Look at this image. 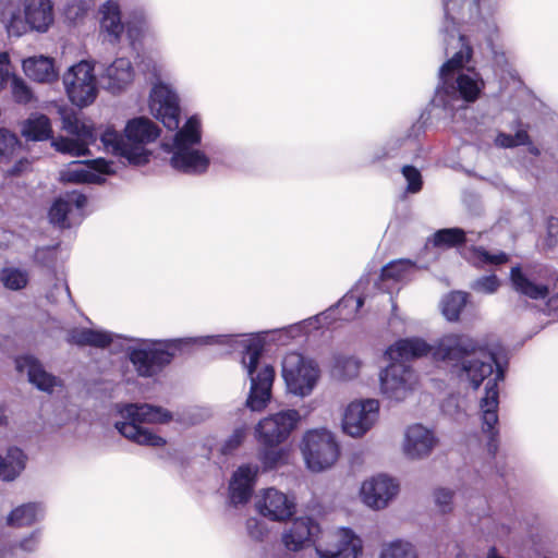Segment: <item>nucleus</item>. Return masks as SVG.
<instances>
[{
	"instance_id": "f257e3e1",
	"label": "nucleus",
	"mask_w": 558,
	"mask_h": 558,
	"mask_svg": "<svg viewBox=\"0 0 558 558\" xmlns=\"http://www.w3.org/2000/svg\"><path fill=\"white\" fill-rule=\"evenodd\" d=\"M432 356L445 364L450 380L475 391L488 379L480 408L486 449L495 457L499 449V384L506 380L509 371L508 350L500 343L481 342L465 333H447L432 345Z\"/></svg>"
},
{
	"instance_id": "f03ea898",
	"label": "nucleus",
	"mask_w": 558,
	"mask_h": 558,
	"mask_svg": "<svg viewBox=\"0 0 558 558\" xmlns=\"http://www.w3.org/2000/svg\"><path fill=\"white\" fill-rule=\"evenodd\" d=\"M449 48L457 49L438 70V84L434 97L412 123L409 136L424 135L428 129L442 119L450 118L458 123L473 113L469 107L483 94L485 82L474 66H465L473 54L468 37L458 34L454 40L448 38Z\"/></svg>"
},
{
	"instance_id": "7ed1b4c3",
	"label": "nucleus",
	"mask_w": 558,
	"mask_h": 558,
	"mask_svg": "<svg viewBox=\"0 0 558 558\" xmlns=\"http://www.w3.org/2000/svg\"><path fill=\"white\" fill-rule=\"evenodd\" d=\"M444 21L440 33L444 36L445 52L449 56V43L460 34L458 25L469 23L481 47L485 46L496 74H510V64L500 44V31L495 9L489 1L442 0Z\"/></svg>"
},
{
	"instance_id": "20e7f679",
	"label": "nucleus",
	"mask_w": 558,
	"mask_h": 558,
	"mask_svg": "<svg viewBox=\"0 0 558 558\" xmlns=\"http://www.w3.org/2000/svg\"><path fill=\"white\" fill-rule=\"evenodd\" d=\"M116 414L120 420L113 423L114 429L124 438L144 447L159 448L167 439L143 424H167L173 420L168 409L147 402H118Z\"/></svg>"
},
{
	"instance_id": "39448f33",
	"label": "nucleus",
	"mask_w": 558,
	"mask_h": 558,
	"mask_svg": "<svg viewBox=\"0 0 558 558\" xmlns=\"http://www.w3.org/2000/svg\"><path fill=\"white\" fill-rule=\"evenodd\" d=\"M128 348V360L138 377L153 378L159 375L172 361L182 353L199 345L198 337L169 339H132Z\"/></svg>"
},
{
	"instance_id": "423d86ee",
	"label": "nucleus",
	"mask_w": 558,
	"mask_h": 558,
	"mask_svg": "<svg viewBox=\"0 0 558 558\" xmlns=\"http://www.w3.org/2000/svg\"><path fill=\"white\" fill-rule=\"evenodd\" d=\"M509 281L517 293L534 301L546 300L547 313L558 314V292L550 295L558 283V270L553 266L517 264L510 269Z\"/></svg>"
},
{
	"instance_id": "0eeeda50",
	"label": "nucleus",
	"mask_w": 558,
	"mask_h": 558,
	"mask_svg": "<svg viewBox=\"0 0 558 558\" xmlns=\"http://www.w3.org/2000/svg\"><path fill=\"white\" fill-rule=\"evenodd\" d=\"M300 450L306 469L312 473H322L336 464L341 447L331 430L320 427L305 432Z\"/></svg>"
},
{
	"instance_id": "6e6552de",
	"label": "nucleus",
	"mask_w": 558,
	"mask_h": 558,
	"mask_svg": "<svg viewBox=\"0 0 558 558\" xmlns=\"http://www.w3.org/2000/svg\"><path fill=\"white\" fill-rule=\"evenodd\" d=\"M65 95L78 109L93 105L99 94L96 62L82 59L70 65L62 75Z\"/></svg>"
},
{
	"instance_id": "1a4fd4ad",
	"label": "nucleus",
	"mask_w": 558,
	"mask_h": 558,
	"mask_svg": "<svg viewBox=\"0 0 558 558\" xmlns=\"http://www.w3.org/2000/svg\"><path fill=\"white\" fill-rule=\"evenodd\" d=\"M199 345L225 347L228 354L241 350L243 354L241 363L246 373H252L259 366L262 354L267 345V332L262 330L251 333L199 336Z\"/></svg>"
},
{
	"instance_id": "9d476101",
	"label": "nucleus",
	"mask_w": 558,
	"mask_h": 558,
	"mask_svg": "<svg viewBox=\"0 0 558 558\" xmlns=\"http://www.w3.org/2000/svg\"><path fill=\"white\" fill-rule=\"evenodd\" d=\"M281 376L288 393L305 398L312 395L317 387L320 368L313 357L292 352L287 354L282 361Z\"/></svg>"
},
{
	"instance_id": "9b49d317",
	"label": "nucleus",
	"mask_w": 558,
	"mask_h": 558,
	"mask_svg": "<svg viewBox=\"0 0 558 558\" xmlns=\"http://www.w3.org/2000/svg\"><path fill=\"white\" fill-rule=\"evenodd\" d=\"M487 453L495 461V481L498 485V490L490 494L485 500L489 511L488 515L499 513L505 518H509L517 511V497L519 496L518 476L507 464L497 461V453L495 457L488 451Z\"/></svg>"
},
{
	"instance_id": "f8f14e48",
	"label": "nucleus",
	"mask_w": 558,
	"mask_h": 558,
	"mask_svg": "<svg viewBox=\"0 0 558 558\" xmlns=\"http://www.w3.org/2000/svg\"><path fill=\"white\" fill-rule=\"evenodd\" d=\"M302 420L295 409L280 410L258 421L254 427V437L258 445H282Z\"/></svg>"
},
{
	"instance_id": "ddd939ff",
	"label": "nucleus",
	"mask_w": 558,
	"mask_h": 558,
	"mask_svg": "<svg viewBox=\"0 0 558 558\" xmlns=\"http://www.w3.org/2000/svg\"><path fill=\"white\" fill-rule=\"evenodd\" d=\"M148 107L156 120L169 130H177L181 122V106L177 90L163 81H157L149 92Z\"/></svg>"
},
{
	"instance_id": "4468645a",
	"label": "nucleus",
	"mask_w": 558,
	"mask_h": 558,
	"mask_svg": "<svg viewBox=\"0 0 558 558\" xmlns=\"http://www.w3.org/2000/svg\"><path fill=\"white\" fill-rule=\"evenodd\" d=\"M132 339L138 338L116 333L102 328L87 327L72 328L65 337V341L69 344L78 348L92 347L107 349L111 347L114 353L125 352L126 356L129 345L133 344Z\"/></svg>"
},
{
	"instance_id": "2eb2a0df",
	"label": "nucleus",
	"mask_w": 558,
	"mask_h": 558,
	"mask_svg": "<svg viewBox=\"0 0 558 558\" xmlns=\"http://www.w3.org/2000/svg\"><path fill=\"white\" fill-rule=\"evenodd\" d=\"M379 415V402L364 399L350 402L341 421L342 432L351 437L364 436L376 423Z\"/></svg>"
},
{
	"instance_id": "dca6fc26",
	"label": "nucleus",
	"mask_w": 558,
	"mask_h": 558,
	"mask_svg": "<svg viewBox=\"0 0 558 558\" xmlns=\"http://www.w3.org/2000/svg\"><path fill=\"white\" fill-rule=\"evenodd\" d=\"M14 369L19 374L25 373L27 381L38 391L52 393L57 387L62 386L60 377L48 372L34 353L24 352L13 357Z\"/></svg>"
},
{
	"instance_id": "f3484780",
	"label": "nucleus",
	"mask_w": 558,
	"mask_h": 558,
	"mask_svg": "<svg viewBox=\"0 0 558 558\" xmlns=\"http://www.w3.org/2000/svg\"><path fill=\"white\" fill-rule=\"evenodd\" d=\"M296 499L293 494H284L276 487L263 489L255 501V509L259 515L270 521H283L296 514Z\"/></svg>"
},
{
	"instance_id": "a211bd4d",
	"label": "nucleus",
	"mask_w": 558,
	"mask_h": 558,
	"mask_svg": "<svg viewBox=\"0 0 558 558\" xmlns=\"http://www.w3.org/2000/svg\"><path fill=\"white\" fill-rule=\"evenodd\" d=\"M415 372L410 364L389 361L379 374V387L387 398L401 401L412 389Z\"/></svg>"
},
{
	"instance_id": "6ab92c4d",
	"label": "nucleus",
	"mask_w": 558,
	"mask_h": 558,
	"mask_svg": "<svg viewBox=\"0 0 558 558\" xmlns=\"http://www.w3.org/2000/svg\"><path fill=\"white\" fill-rule=\"evenodd\" d=\"M399 490L400 485L395 477L379 473L362 483L360 494L364 505L374 510H380L396 499Z\"/></svg>"
},
{
	"instance_id": "aec40b11",
	"label": "nucleus",
	"mask_w": 558,
	"mask_h": 558,
	"mask_svg": "<svg viewBox=\"0 0 558 558\" xmlns=\"http://www.w3.org/2000/svg\"><path fill=\"white\" fill-rule=\"evenodd\" d=\"M97 76L99 87L113 96H118L132 85L135 70L129 58H116L109 64H100Z\"/></svg>"
},
{
	"instance_id": "412c9836",
	"label": "nucleus",
	"mask_w": 558,
	"mask_h": 558,
	"mask_svg": "<svg viewBox=\"0 0 558 558\" xmlns=\"http://www.w3.org/2000/svg\"><path fill=\"white\" fill-rule=\"evenodd\" d=\"M87 196L77 190L66 191L56 196L47 211L48 221L59 230H69L73 227L70 215L73 209L82 211L87 206Z\"/></svg>"
},
{
	"instance_id": "4be33fe9",
	"label": "nucleus",
	"mask_w": 558,
	"mask_h": 558,
	"mask_svg": "<svg viewBox=\"0 0 558 558\" xmlns=\"http://www.w3.org/2000/svg\"><path fill=\"white\" fill-rule=\"evenodd\" d=\"M101 144L107 151L124 158L129 165L145 166L149 162L151 151L141 147H130L124 131L118 132L112 126H107L99 136Z\"/></svg>"
},
{
	"instance_id": "5701e85b",
	"label": "nucleus",
	"mask_w": 558,
	"mask_h": 558,
	"mask_svg": "<svg viewBox=\"0 0 558 558\" xmlns=\"http://www.w3.org/2000/svg\"><path fill=\"white\" fill-rule=\"evenodd\" d=\"M259 474V466L254 463H243L232 473L228 500L233 507L245 506L250 502Z\"/></svg>"
},
{
	"instance_id": "b1692460",
	"label": "nucleus",
	"mask_w": 558,
	"mask_h": 558,
	"mask_svg": "<svg viewBox=\"0 0 558 558\" xmlns=\"http://www.w3.org/2000/svg\"><path fill=\"white\" fill-rule=\"evenodd\" d=\"M438 442L439 439L432 428L415 423L404 432L403 452L411 460H421L430 456Z\"/></svg>"
},
{
	"instance_id": "393cba45",
	"label": "nucleus",
	"mask_w": 558,
	"mask_h": 558,
	"mask_svg": "<svg viewBox=\"0 0 558 558\" xmlns=\"http://www.w3.org/2000/svg\"><path fill=\"white\" fill-rule=\"evenodd\" d=\"M170 154V166L175 171L189 175L205 174L210 166L209 156L199 148L163 149Z\"/></svg>"
},
{
	"instance_id": "a878e982",
	"label": "nucleus",
	"mask_w": 558,
	"mask_h": 558,
	"mask_svg": "<svg viewBox=\"0 0 558 558\" xmlns=\"http://www.w3.org/2000/svg\"><path fill=\"white\" fill-rule=\"evenodd\" d=\"M77 168L69 169L65 172V180L75 183H87L101 185L107 178L116 173L113 162L105 158L85 160Z\"/></svg>"
},
{
	"instance_id": "bb28decb",
	"label": "nucleus",
	"mask_w": 558,
	"mask_h": 558,
	"mask_svg": "<svg viewBox=\"0 0 558 558\" xmlns=\"http://www.w3.org/2000/svg\"><path fill=\"white\" fill-rule=\"evenodd\" d=\"M99 29L110 45L121 43L124 35V13L117 0H106L98 8Z\"/></svg>"
},
{
	"instance_id": "cd10ccee",
	"label": "nucleus",
	"mask_w": 558,
	"mask_h": 558,
	"mask_svg": "<svg viewBox=\"0 0 558 558\" xmlns=\"http://www.w3.org/2000/svg\"><path fill=\"white\" fill-rule=\"evenodd\" d=\"M432 345L420 337H409L397 340L385 351L388 361L409 364L410 361L432 355Z\"/></svg>"
},
{
	"instance_id": "c85d7f7f",
	"label": "nucleus",
	"mask_w": 558,
	"mask_h": 558,
	"mask_svg": "<svg viewBox=\"0 0 558 558\" xmlns=\"http://www.w3.org/2000/svg\"><path fill=\"white\" fill-rule=\"evenodd\" d=\"M130 147L147 149L146 145L154 143L161 134L160 126L148 117L138 116L129 119L124 126Z\"/></svg>"
},
{
	"instance_id": "c756f323",
	"label": "nucleus",
	"mask_w": 558,
	"mask_h": 558,
	"mask_svg": "<svg viewBox=\"0 0 558 558\" xmlns=\"http://www.w3.org/2000/svg\"><path fill=\"white\" fill-rule=\"evenodd\" d=\"M341 538L336 549L315 546L318 558H359L363 553L362 541L351 525H339Z\"/></svg>"
},
{
	"instance_id": "7c9ffc66",
	"label": "nucleus",
	"mask_w": 558,
	"mask_h": 558,
	"mask_svg": "<svg viewBox=\"0 0 558 558\" xmlns=\"http://www.w3.org/2000/svg\"><path fill=\"white\" fill-rule=\"evenodd\" d=\"M23 13L31 25V32L45 34L54 22L53 2L51 0H24Z\"/></svg>"
},
{
	"instance_id": "2f4dec72",
	"label": "nucleus",
	"mask_w": 558,
	"mask_h": 558,
	"mask_svg": "<svg viewBox=\"0 0 558 558\" xmlns=\"http://www.w3.org/2000/svg\"><path fill=\"white\" fill-rule=\"evenodd\" d=\"M174 134L170 142L161 143L162 149L198 148L202 143V121L197 114L186 118L182 128L172 130Z\"/></svg>"
},
{
	"instance_id": "473e14b6",
	"label": "nucleus",
	"mask_w": 558,
	"mask_h": 558,
	"mask_svg": "<svg viewBox=\"0 0 558 558\" xmlns=\"http://www.w3.org/2000/svg\"><path fill=\"white\" fill-rule=\"evenodd\" d=\"M323 525H290L289 530L282 533V543L290 551H301L316 544Z\"/></svg>"
},
{
	"instance_id": "72a5a7b5",
	"label": "nucleus",
	"mask_w": 558,
	"mask_h": 558,
	"mask_svg": "<svg viewBox=\"0 0 558 558\" xmlns=\"http://www.w3.org/2000/svg\"><path fill=\"white\" fill-rule=\"evenodd\" d=\"M21 525H0V558H12L13 551L20 548L26 553H33L37 549L41 537V530L35 529L28 535L16 539L12 538L7 529L20 527Z\"/></svg>"
},
{
	"instance_id": "f704fd0d",
	"label": "nucleus",
	"mask_w": 558,
	"mask_h": 558,
	"mask_svg": "<svg viewBox=\"0 0 558 558\" xmlns=\"http://www.w3.org/2000/svg\"><path fill=\"white\" fill-rule=\"evenodd\" d=\"M28 456L21 447L10 445L0 452V481L12 483L25 471Z\"/></svg>"
},
{
	"instance_id": "c9c22d12",
	"label": "nucleus",
	"mask_w": 558,
	"mask_h": 558,
	"mask_svg": "<svg viewBox=\"0 0 558 558\" xmlns=\"http://www.w3.org/2000/svg\"><path fill=\"white\" fill-rule=\"evenodd\" d=\"M25 75L38 83H52L59 78L54 59L48 56L29 57L22 62Z\"/></svg>"
},
{
	"instance_id": "e433bc0d",
	"label": "nucleus",
	"mask_w": 558,
	"mask_h": 558,
	"mask_svg": "<svg viewBox=\"0 0 558 558\" xmlns=\"http://www.w3.org/2000/svg\"><path fill=\"white\" fill-rule=\"evenodd\" d=\"M427 264H418L411 258H398L390 260L380 269V280H392L395 282L411 280L418 270L427 269Z\"/></svg>"
},
{
	"instance_id": "4c0bfd02",
	"label": "nucleus",
	"mask_w": 558,
	"mask_h": 558,
	"mask_svg": "<svg viewBox=\"0 0 558 558\" xmlns=\"http://www.w3.org/2000/svg\"><path fill=\"white\" fill-rule=\"evenodd\" d=\"M148 16L144 8L133 7L124 12V34L131 47L142 43L148 31Z\"/></svg>"
},
{
	"instance_id": "58836bf2",
	"label": "nucleus",
	"mask_w": 558,
	"mask_h": 558,
	"mask_svg": "<svg viewBox=\"0 0 558 558\" xmlns=\"http://www.w3.org/2000/svg\"><path fill=\"white\" fill-rule=\"evenodd\" d=\"M468 236L466 231L460 227H449L436 230L430 234L424 245L427 250L429 245L437 248H458L462 250L466 245Z\"/></svg>"
},
{
	"instance_id": "ea45409f",
	"label": "nucleus",
	"mask_w": 558,
	"mask_h": 558,
	"mask_svg": "<svg viewBox=\"0 0 558 558\" xmlns=\"http://www.w3.org/2000/svg\"><path fill=\"white\" fill-rule=\"evenodd\" d=\"M52 133L50 119L41 112L31 113L21 126V134L28 142L48 141Z\"/></svg>"
},
{
	"instance_id": "a19ab883",
	"label": "nucleus",
	"mask_w": 558,
	"mask_h": 558,
	"mask_svg": "<svg viewBox=\"0 0 558 558\" xmlns=\"http://www.w3.org/2000/svg\"><path fill=\"white\" fill-rule=\"evenodd\" d=\"M291 449L281 445H258L257 458L264 472L278 470L287 465L290 460Z\"/></svg>"
},
{
	"instance_id": "79ce46f5",
	"label": "nucleus",
	"mask_w": 558,
	"mask_h": 558,
	"mask_svg": "<svg viewBox=\"0 0 558 558\" xmlns=\"http://www.w3.org/2000/svg\"><path fill=\"white\" fill-rule=\"evenodd\" d=\"M471 294L465 291L453 290L441 299V313L448 322H458L463 308L466 306Z\"/></svg>"
},
{
	"instance_id": "37998d69",
	"label": "nucleus",
	"mask_w": 558,
	"mask_h": 558,
	"mask_svg": "<svg viewBox=\"0 0 558 558\" xmlns=\"http://www.w3.org/2000/svg\"><path fill=\"white\" fill-rule=\"evenodd\" d=\"M44 519L43 504L31 501L13 508L4 523H37Z\"/></svg>"
},
{
	"instance_id": "c03bdc74",
	"label": "nucleus",
	"mask_w": 558,
	"mask_h": 558,
	"mask_svg": "<svg viewBox=\"0 0 558 558\" xmlns=\"http://www.w3.org/2000/svg\"><path fill=\"white\" fill-rule=\"evenodd\" d=\"M361 362L352 355L336 354L332 359L331 376L340 381L357 377Z\"/></svg>"
},
{
	"instance_id": "a18cd8bd",
	"label": "nucleus",
	"mask_w": 558,
	"mask_h": 558,
	"mask_svg": "<svg viewBox=\"0 0 558 558\" xmlns=\"http://www.w3.org/2000/svg\"><path fill=\"white\" fill-rule=\"evenodd\" d=\"M410 130H411V126L407 130V132L403 136H400L392 141H389L385 145L377 147L372 154L371 161L374 163V162L384 160L386 158H392L397 155V151L399 149H401L403 146L416 145V143L418 142V140L422 135L415 136V137L409 136Z\"/></svg>"
},
{
	"instance_id": "49530a36",
	"label": "nucleus",
	"mask_w": 558,
	"mask_h": 558,
	"mask_svg": "<svg viewBox=\"0 0 558 558\" xmlns=\"http://www.w3.org/2000/svg\"><path fill=\"white\" fill-rule=\"evenodd\" d=\"M0 280L3 286L11 291L24 289L29 277L26 270L19 267H4L0 272Z\"/></svg>"
},
{
	"instance_id": "de8ad7c7",
	"label": "nucleus",
	"mask_w": 558,
	"mask_h": 558,
	"mask_svg": "<svg viewBox=\"0 0 558 558\" xmlns=\"http://www.w3.org/2000/svg\"><path fill=\"white\" fill-rule=\"evenodd\" d=\"M379 558H418L415 547L409 541L398 538L383 548Z\"/></svg>"
},
{
	"instance_id": "09e8293b",
	"label": "nucleus",
	"mask_w": 558,
	"mask_h": 558,
	"mask_svg": "<svg viewBox=\"0 0 558 558\" xmlns=\"http://www.w3.org/2000/svg\"><path fill=\"white\" fill-rule=\"evenodd\" d=\"M251 381V389H264L265 391H272V385L276 378V371L271 364H265L258 372L253 369L247 373Z\"/></svg>"
},
{
	"instance_id": "8fccbe9b",
	"label": "nucleus",
	"mask_w": 558,
	"mask_h": 558,
	"mask_svg": "<svg viewBox=\"0 0 558 558\" xmlns=\"http://www.w3.org/2000/svg\"><path fill=\"white\" fill-rule=\"evenodd\" d=\"M462 257L476 268H483L492 264L490 252L484 246L471 245L464 246L463 251H460Z\"/></svg>"
},
{
	"instance_id": "3c124183",
	"label": "nucleus",
	"mask_w": 558,
	"mask_h": 558,
	"mask_svg": "<svg viewBox=\"0 0 558 558\" xmlns=\"http://www.w3.org/2000/svg\"><path fill=\"white\" fill-rule=\"evenodd\" d=\"M247 435V426L241 425L233 429L222 442L219 452L221 456H230L236 451L243 444Z\"/></svg>"
},
{
	"instance_id": "603ef678",
	"label": "nucleus",
	"mask_w": 558,
	"mask_h": 558,
	"mask_svg": "<svg viewBox=\"0 0 558 558\" xmlns=\"http://www.w3.org/2000/svg\"><path fill=\"white\" fill-rule=\"evenodd\" d=\"M401 173L407 181L405 193L417 194L422 191L424 180L418 168L413 165H404L401 168Z\"/></svg>"
},
{
	"instance_id": "864d4df0",
	"label": "nucleus",
	"mask_w": 558,
	"mask_h": 558,
	"mask_svg": "<svg viewBox=\"0 0 558 558\" xmlns=\"http://www.w3.org/2000/svg\"><path fill=\"white\" fill-rule=\"evenodd\" d=\"M17 135L4 128H0V160L11 158L21 148Z\"/></svg>"
},
{
	"instance_id": "5fc2aeb1",
	"label": "nucleus",
	"mask_w": 558,
	"mask_h": 558,
	"mask_svg": "<svg viewBox=\"0 0 558 558\" xmlns=\"http://www.w3.org/2000/svg\"><path fill=\"white\" fill-rule=\"evenodd\" d=\"M5 29L10 37H21L31 32V25L27 24L24 13L13 11L5 23Z\"/></svg>"
},
{
	"instance_id": "6e6d98bb",
	"label": "nucleus",
	"mask_w": 558,
	"mask_h": 558,
	"mask_svg": "<svg viewBox=\"0 0 558 558\" xmlns=\"http://www.w3.org/2000/svg\"><path fill=\"white\" fill-rule=\"evenodd\" d=\"M271 401V392L264 389H251L245 400V407L252 412L264 411Z\"/></svg>"
},
{
	"instance_id": "4d7b16f0",
	"label": "nucleus",
	"mask_w": 558,
	"mask_h": 558,
	"mask_svg": "<svg viewBox=\"0 0 558 558\" xmlns=\"http://www.w3.org/2000/svg\"><path fill=\"white\" fill-rule=\"evenodd\" d=\"M454 492L447 487H436L433 490V499L437 510L442 513H449L453 510Z\"/></svg>"
},
{
	"instance_id": "13d9d810",
	"label": "nucleus",
	"mask_w": 558,
	"mask_h": 558,
	"mask_svg": "<svg viewBox=\"0 0 558 558\" xmlns=\"http://www.w3.org/2000/svg\"><path fill=\"white\" fill-rule=\"evenodd\" d=\"M499 287L500 279L496 274L481 276L473 280L470 284V288L473 291L484 294H494L495 292H497Z\"/></svg>"
},
{
	"instance_id": "bf43d9fd",
	"label": "nucleus",
	"mask_w": 558,
	"mask_h": 558,
	"mask_svg": "<svg viewBox=\"0 0 558 558\" xmlns=\"http://www.w3.org/2000/svg\"><path fill=\"white\" fill-rule=\"evenodd\" d=\"M64 129L76 136L84 138L88 143H94L97 138L96 131L93 126L87 125L77 119L64 120Z\"/></svg>"
},
{
	"instance_id": "052dcab7",
	"label": "nucleus",
	"mask_w": 558,
	"mask_h": 558,
	"mask_svg": "<svg viewBox=\"0 0 558 558\" xmlns=\"http://www.w3.org/2000/svg\"><path fill=\"white\" fill-rule=\"evenodd\" d=\"M326 313H318L314 316L305 318L303 320L296 322L294 324L289 325L290 332H294L296 338L303 335L308 333L311 330H317L322 328V317Z\"/></svg>"
},
{
	"instance_id": "680f3d73",
	"label": "nucleus",
	"mask_w": 558,
	"mask_h": 558,
	"mask_svg": "<svg viewBox=\"0 0 558 558\" xmlns=\"http://www.w3.org/2000/svg\"><path fill=\"white\" fill-rule=\"evenodd\" d=\"M13 98L17 104L27 105L35 98L33 89L22 78L12 82Z\"/></svg>"
},
{
	"instance_id": "e2e57ef3",
	"label": "nucleus",
	"mask_w": 558,
	"mask_h": 558,
	"mask_svg": "<svg viewBox=\"0 0 558 558\" xmlns=\"http://www.w3.org/2000/svg\"><path fill=\"white\" fill-rule=\"evenodd\" d=\"M289 325L281 327V328H275L265 330L267 332V345L269 344H277V345H287L289 344L293 339L296 338L294 332H290Z\"/></svg>"
},
{
	"instance_id": "0e129e2a",
	"label": "nucleus",
	"mask_w": 558,
	"mask_h": 558,
	"mask_svg": "<svg viewBox=\"0 0 558 558\" xmlns=\"http://www.w3.org/2000/svg\"><path fill=\"white\" fill-rule=\"evenodd\" d=\"M88 4L84 0H72L64 9L65 19L72 23L82 20L88 12Z\"/></svg>"
},
{
	"instance_id": "69168bd1",
	"label": "nucleus",
	"mask_w": 558,
	"mask_h": 558,
	"mask_svg": "<svg viewBox=\"0 0 558 558\" xmlns=\"http://www.w3.org/2000/svg\"><path fill=\"white\" fill-rule=\"evenodd\" d=\"M544 245L548 250H554L558 246V218L549 216L546 219V236L544 239Z\"/></svg>"
},
{
	"instance_id": "338daca9",
	"label": "nucleus",
	"mask_w": 558,
	"mask_h": 558,
	"mask_svg": "<svg viewBox=\"0 0 558 558\" xmlns=\"http://www.w3.org/2000/svg\"><path fill=\"white\" fill-rule=\"evenodd\" d=\"M51 146L61 154H69L72 156L80 154L76 149L75 142L63 136L51 137Z\"/></svg>"
},
{
	"instance_id": "774afa93",
	"label": "nucleus",
	"mask_w": 558,
	"mask_h": 558,
	"mask_svg": "<svg viewBox=\"0 0 558 558\" xmlns=\"http://www.w3.org/2000/svg\"><path fill=\"white\" fill-rule=\"evenodd\" d=\"M514 124L517 126L513 136V142L515 144V147L519 146H525L526 144H531V136L529 134V124H523L520 119H517L514 121Z\"/></svg>"
}]
</instances>
